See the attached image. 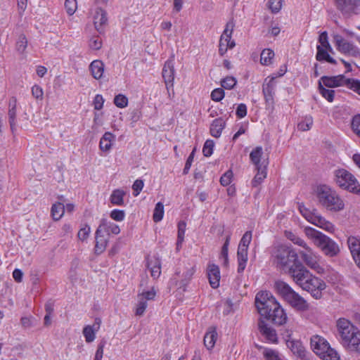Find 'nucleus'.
<instances>
[{"instance_id":"nucleus-1","label":"nucleus","mask_w":360,"mask_h":360,"mask_svg":"<svg viewBox=\"0 0 360 360\" xmlns=\"http://www.w3.org/2000/svg\"><path fill=\"white\" fill-rule=\"evenodd\" d=\"M316 196L319 203L330 212H340L345 208L343 200L330 186L322 184L317 186Z\"/></svg>"},{"instance_id":"nucleus-2","label":"nucleus","mask_w":360,"mask_h":360,"mask_svg":"<svg viewBox=\"0 0 360 360\" xmlns=\"http://www.w3.org/2000/svg\"><path fill=\"white\" fill-rule=\"evenodd\" d=\"M271 258L276 267L285 273L294 265L297 259V252L290 246L278 245L271 250Z\"/></svg>"},{"instance_id":"nucleus-3","label":"nucleus","mask_w":360,"mask_h":360,"mask_svg":"<svg viewBox=\"0 0 360 360\" xmlns=\"http://www.w3.org/2000/svg\"><path fill=\"white\" fill-rule=\"evenodd\" d=\"M276 292L292 308L297 311H305L309 309L307 300L296 292L287 283L283 281H276L274 283Z\"/></svg>"},{"instance_id":"nucleus-4","label":"nucleus","mask_w":360,"mask_h":360,"mask_svg":"<svg viewBox=\"0 0 360 360\" xmlns=\"http://www.w3.org/2000/svg\"><path fill=\"white\" fill-rule=\"evenodd\" d=\"M304 232L326 256L333 257L339 253L338 245L328 236L311 227L305 228Z\"/></svg>"},{"instance_id":"nucleus-5","label":"nucleus","mask_w":360,"mask_h":360,"mask_svg":"<svg viewBox=\"0 0 360 360\" xmlns=\"http://www.w3.org/2000/svg\"><path fill=\"white\" fill-rule=\"evenodd\" d=\"M334 181L341 188L355 194H360V184L356 177L345 169L334 171Z\"/></svg>"},{"instance_id":"nucleus-6","label":"nucleus","mask_w":360,"mask_h":360,"mask_svg":"<svg viewBox=\"0 0 360 360\" xmlns=\"http://www.w3.org/2000/svg\"><path fill=\"white\" fill-rule=\"evenodd\" d=\"M299 210L302 215L311 224L329 233H333L335 231V226L322 217L317 210L313 209L311 210L301 205H299Z\"/></svg>"},{"instance_id":"nucleus-7","label":"nucleus","mask_w":360,"mask_h":360,"mask_svg":"<svg viewBox=\"0 0 360 360\" xmlns=\"http://www.w3.org/2000/svg\"><path fill=\"white\" fill-rule=\"evenodd\" d=\"M278 302L268 291H260L255 296V306L261 316L266 318L277 306Z\"/></svg>"},{"instance_id":"nucleus-8","label":"nucleus","mask_w":360,"mask_h":360,"mask_svg":"<svg viewBox=\"0 0 360 360\" xmlns=\"http://www.w3.org/2000/svg\"><path fill=\"white\" fill-rule=\"evenodd\" d=\"M326 287V283L322 279L311 274L301 288L309 292L314 298L319 300L322 297V291Z\"/></svg>"},{"instance_id":"nucleus-9","label":"nucleus","mask_w":360,"mask_h":360,"mask_svg":"<svg viewBox=\"0 0 360 360\" xmlns=\"http://www.w3.org/2000/svg\"><path fill=\"white\" fill-rule=\"evenodd\" d=\"M337 328L342 345L349 342L350 339L352 340L353 337L360 331L346 319H339L337 321Z\"/></svg>"},{"instance_id":"nucleus-10","label":"nucleus","mask_w":360,"mask_h":360,"mask_svg":"<svg viewBox=\"0 0 360 360\" xmlns=\"http://www.w3.org/2000/svg\"><path fill=\"white\" fill-rule=\"evenodd\" d=\"M337 9L346 17L360 13V0H335Z\"/></svg>"},{"instance_id":"nucleus-11","label":"nucleus","mask_w":360,"mask_h":360,"mask_svg":"<svg viewBox=\"0 0 360 360\" xmlns=\"http://www.w3.org/2000/svg\"><path fill=\"white\" fill-rule=\"evenodd\" d=\"M333 40L337 50L347 56L357 57L360 54V49L353 44L345 40L341 35L335 34Z\"/></svg>"},{"instance_id":"nucleus-12","label":"nucleus","mask_w":360,"mask_h":360,"mask_svg":"<svg viewBox=\"0 0 360 360\" xmlns=\"http://www.w3.org/2000/svg\"><path fill=\"white\" fill-rule=\"evenodd\" d=\"M287 273L300 288L311 274L300 261L295 262Z\"/></svg>"},{"instance_id":"nucleus-13","label":"nucleus","mask_w":360,"mask_h":360,"mask_svg":"<svg viewBox=\"0 0 360 360\" xmlns=\"http://www.w3.org/2000/svg\"><path fill=\"white\" fill-rule=\"evenodd\" d=\"M298 255L308 267L316 271L318 273L322 270L319 264V256L310 247L308 246L305 249L299 250Z\"/></svg>"},{"instance_id":"nucleus-14","label":"nucleus","mask_w":360,"mask_h":360,"mask_svg":"<svg viewBox=\"0 0 360 360\" xmlns=\"http://www.w3.org/2000/svg\"><path fill=\"white\" fill-rule=\"evenodd\" d=\"M174 57L168 59L163 67L162 69V77L165 80V83L166 85V88L167 91L169 92V89L173 88L174 86Z\"/></svg>"},{"instance_id":"nucleus-15","label":"nucleus","mask_w":360,"mask_h":360,"mask_svg":"<svg viewBox=\"0 0 360 360\" xmlns=\"http://www.w3.org/2000/svg\"><path fill=\"white\" fill-rule=\"evenodd\" d=\"M349 82V79H346L342 75L337 76H323L321 77L319 82H321V85L329 88H335L342 86H347Z\"/></svg>"},{"instance_id":"nucleus-16","label":"nucleus","mask_w":360,"mask_h":360,"mask_svg":"<svg viewBox=\"0 0 360 360\" xmlns=\"http://www.w3.org/2000/svg\"><path fill=\"white\" fill-rule=\"evenodd\" d=\"M265 319L276 325L281 326L286 323L288 316L278 302L277 306L270 312L269 316L268 315Z\"/></svg>"},{"instance_id":"nucleus-17","label":"nucleus","mask_w":360,"mask_h":360,"mask_svg":"<svg viewBox=\"0 0 360 360\" xmlns=\"http://www.w3.org/2000/svg\"><path fill=\"white\" fill-rule=\"evenodd\" d=\"M258 329L266 341L271 343L278 342V336L276 330L262 319L258 322Z\"/></svg>"},{"instance_id":"nucleus-18","label":"nucleus","mask_w":360,"mask_h":360,"mask_svg":"<svg viewBox=\"0 0 360 360\" xmlns=\"http://www.w3.org/2000/svg\"><path fill=\"white\" fill-rule=\"evenodd\" d=\"M96 231L98 234L102 233L109 238L110 233L115 235L119 234L120 229L116 224L106 219H102Z\"/></svg>"},{"instance_id":"nucleus-19","label":"nucleus","mask_w":360,"mask_h":360,"mask_svg":"<svg viewBox=\"0 0 360 360\" xmlns=\"http://www.w3.org/2000/svg\"><path fill=\"white\" fill-rule=\"evenodd\" d=\"M275 77H271L270 79L266 78L262 86V92L264 96L266 102L269 105L274 103V96L275 94Z\"/></svg>"},{"instance_id":"nucleus-20","label":"nucleus","mask_w":360,"mask_h":360,"mask_svg":"<svg viewBox=\"0 0 360 360\" xmlns=\"http://www.w3.org/2000/svg\"><path fill=\"white\" fill-rule=\"evenodd\" d=\"M286 346L297 358L302 360L305 359L307 350L300 340L296 339L288 340Z\"/></svg>"},{"instance_id":"nucleus-21","label":"nucleus","mask_w":360,"mask_h":360,"mask_svg":"<svg viewBox=\"0 0 360 360\" xmlns=\"http://www.w3.org/2000/svg\"><path fill=\"white\" fill-rule=\"evenodd\" d=\"M311 347L318 356L323 354V351L328 349L329 344L326 340L319 335H314L310 340Z\"/></svg>"},{"instance_id":"nucleus-22","label":"nucleus","mask_w":360,"mask_h":360,"mask_svg":"<svg viewBox=\"0 0 360 360\" xmlns=\"http://www.w3.org/2000/svg\"><path fill=\"white\" fill-rule=\"evenodd\" d=\"M207 274L209 283L212 288H217L219 286L220 271L217 265L209 264L207 269Z\"/></svg>"},{"instance_id":"nucleus-23","label":"nucleus","mask_w":360,"mask_h":360,"mask_svg":"<svg viewBox=\"0 0 360 360\" xmlns=\"http://www.w3.org/2000/svg\"><path fill=\"white\" fill-rule=\"evenodd\" d=\"M101 320L99 318L95 319L93 326L87 325L83 328V335L86 342H92L96 338V333L99 330Z\"/></svg>"},{"instance_id":"nucleus-24","label":"nucleus","mask_w":360,"mask_h":360,"mask_svg":"<svg viewBox=\"0 0 360 360\" xmlns=\"http://www.w3.org/2000/svg\"><path fill=\"white\" fill-rule=\"evenodd\" d=\"M108 18L106 12L101 8H96L95 14L94 15V24L96 30L99 32H103V26L107 23Z\"/></svg>"},{"instance_id":"nucleus-25","label":"nucleus","mask_w":360,"mask_h":360,"mask_svg":"<svg viewBox=\"0 0 360 360\" xmlns=\"http://www.w3.org/2000/svg\"><path fill=\"white\" fill-rule=\"evenodd\" d=\"M234 26L235 24L233 20L229 21L219 40V42L225 43L226 46H229V49H233L236 46L235 41L231 40Z\"/></svg>"},{"instance_id":"nucleus-26","label":"nucleus","mask_w":360,"mask_h":360,"mask_svg":"<svg viewBox=\"0 0 360 360\" xmlns=\"http://www.w3.org/2000/svg\"><path fill=\"white\" fill-rule=\"evenodd\" d=\"M16 106H17V100L15 98L13 97L9 100L8 103V122L10 124V127L11 131L13 132L16 129L17 126V118H16Z\"/></svg>"},{"instance_id":"nucleus-27","label":"nucleus","mask_w":360,"mask_h":360,"mask_svg":"<svg viewBox=\"0 0 360 360\" xmlns=\"http://www.w3.org/2000/svg\"><path fill=\"white\" fill-rule=\"evenodd\" d=\"M147 267L150 271L151 276L156 279L161 274V261L159 258L153 257L147 260Z\"/></svg>"},{"instance_id":"nucleus-28","label":"nucleus","mask_w":360,"mask_h":360,"mask_svg":"<svg viewBox=\"0 0 360 360\" xmlns=\"http://www.w3.org/2000/svg\"><path fill=\"white\" fill-rule=\"evenodd\" d=\"M95 236L96 244L94 252L96 255H101L105 250L109 238L102 233L98 234L97 231H96Z\"/></svg>"},{"instance_id":"nucleus-29","label":"nucleus","mask_w":360,"mask_h":360,"mask_svg":"<svg viewBox=\"0 0 360 360\" xmlns=\"http://www.w3.org/2000/svg\"><path fill=\"white\" fill-rule=\"evenodd\" d=\"M347 244L353 259L360 257V237L349 236Z\"/></svg>"},{"instance_id":"nucleus-30","label":"nucleus","mask_w":360,"mask_h":360,"mask_svg":"<svg viewBox=\"0 0 360 360\" xmlns=\"http://www.w3.org/2000/svg\"><path fill=\"white\" fill-rule=\"evenodd\" d=\"M262 155L263 149L261 146H257L251 151L250 158L252 164L255 165V167H267V162H265V161H263L261 162V158Z\"/></svg>"},{"instance_id":"nucleus-31","label":"nucleus","mask_w":360,"mask_h":360,"mask_svg":"<svg viewBox=\"0 0 360 360\" xmlns=\"http://www.w3.org/2000/svg\"><path fill=\"white\" fill-rule=\"evenodd\" d=\"M104 67L103 63L100 60H95L91 63L89 70L94 79H101L104 72Z\"/></svg>"},{"instance_id":"nucleus-32","label":"nucleus","mask_w":360,"mask_h":360,"mask_svg":"<svg viewBox=\"0 0 360 360\" xmlns=\"http://www.w3.org/2000/svg\"><path fill=\"white\" fill-rule=\"evenodd\" d=\"M225 126L226 122L221 117L215 119L210 125V131L211 135L215 138H219Z\"/></svg>"},{"instance_id":"nucleus-33","label":"nucleus","mask_w":360,"mask_h":360,"mask_svg":"<svg viewBox=\"0 0 360 360\" xmlns=\"http://www.w3.org/2000/svg\"><path fill=\"white\" fill-rule=\"evenodd\" d=\"M316 49V59L318 61H326L334 65L337 63V61L329 55L328 51H330L329 49H326L321 46H317Z\"/></svg>"},{"instance_id":"nucleus-34","label":"nucleus","mask_w":360,"mask_h":360,"mask_svg":"<svg viewBox=\"0 0 360 360\" xmlns=\"http://www.w3.org/2000/svg\"><path fill=\"white\" fill-rule=\"evenodd\" d=\"M217 339V333L215 328H210L204 336V345L207 349H212Z\"/></svg>"},{"instance_id":"nucleus-35","label":"nucleus","mask_w":360,"mask_h":360,"mask_svg":"<svg viewBox=\"0 0 360 360\" xmlns=\"http://www.w3.org/2000/svg\"><path fill=\"white\" fill-rule=\"evenodd\" d=\"M115 139V136L111 132H105L101 137L99 143L100 149L102 151H109L111 148L112 143Z\"/></svg>"},{"instance_id":"nucleus-36","label":"nucleus","mask_w":360,"mask_h":360,"mask_svg":"<svg viewBox=\"0 0 360 360\" xmlns=\"http://www.w3.org/2000/svg\"><path fill=\"white\" fill-rule=\"evenodd\" d=\"M195 272V266H192L190 267L186 268V271H184L182 274V278L179 282V283H176V285H179V288H183V290L184 291L186 289V287L189 283L191 280L192 279V277Z\"/></svg>"},{"instance_id":"nucleus-37","label":"nucleus","mask_w":360,"mask_h":360,"mask_svg":"<svg viewBox=\"0 0 360 360\" xmlns=\"http://www.w3.org/2000/svg\"><path fill=\"white\" fill-rule=\"evenodd\" d=\"M237 257L238 263V272L240 274L243 272L248 262V250L238 248Z\"/></svg>"},{"instance_id":"nucleus-38","label":"nucleus","mask_w":360,"mask_h":360,"mask_svg":"<svg viewBox=\"0 0 360 360\" xmlns=\"http://www.w3.org/2000/svg\"><path fill=\"white\" fill-rule=\"evenodd\" d=\"M125 192L122 189H115L112 192L110 197V202L117 206H122L124 205V196Z\"/></svg>"},{"instance_id":"nucleus-39","label":"nucleus","mask_w":360,"mask_h":360,"mask_svg":"<svg viewBox=\"0 0 360 360\" xmlns=\"http://www.w3.org/2000/svg\"><path fill=\"white\" fill-rule=\"evenodd\" d=\"M256 169L257 172L252 181V185L254 187L258 186L266 177V167H256Z\"/></svg>"},{"instance_id":"nucleus-40","label":"nucleus","mask_w":360,"mask_h":360,"mask_svg":"<svg viewBox=\"0 0 360 360\" xmlns=\"http://www.w3.org/2000/svg\"><path fill=\"white\" fill-rule=\"evenodd\" d=\"M65 212V206L61 202H57L52 205L51 213L53 220H59Z\"/></svg>"},{"instance_id":"nucleus-41","label":"nucleus","mask_w":360,"mask_h":360,"mask_svg":"<svg viewBox=\"0 0 360 360\" xmlns=\"http://www.w3.org/2000/svg\"><path fill=\"white\" fill-rule=\"evenodd\" d=\"M343 346L346 347L349 350L360 353V331L353 337L352 340L350 339L349 342L344 344Z\"/></svg>"},{"instance_id":"nucleus-42","label":"nucleus","mask_w":360,"mask_h":360,"mask_svg":"<svg viewBox=\"0 0 360 360\" xmlns=\"http://www.w3.org/2000/svg\"><path fill=\"white\" fill-rule=\"evenodd\" d=\"M274 56V52L269 49H264L260 55V63L264 65H269L271 63Z\"/></svg>"},{"instance_id":"nucleus-43","label":"nucleus","mask_w":360,"mask_h":360,"mask_svg":"<svg viewBox=\"0 0 360 360\" xmlns=\"http://www.w3.org/2000/svg\"><path fill=\"white\" fill-rule=\"evenodd\" d=\"M186 224L184 221H181L178 224V234L176 241V249L179 250L182 245L184 239Z\"/></svg>"},{"instance_id":"nucleus-44","label":"nucleus","mask_w":360,"mask_h":360,"mask_svg":"<svg viewBox=\"0 0 360 360\" xmlns=\"http://www.w3.org/2000/svg\"><path fill=\"white\" fill-rule=\"evenodd\" d=\"M164 216V205L161 202H158L153 210V219L155 222L160 221Z\"/></svg>"},{"instance_id":"nucleus-45","label":"nucleus","mask_w":360,"mask_h":360,"mask_svg":"<svg viewBox=\"0 0 360 360\" xmlns=\"http://www.w3.org/2000/svg\"><path fill=\"white\" fill-rule=\"evenodd\" d=\"M319 90L321 95L325 98L328 101L333 102L335 96V91L326 89L321 82H319Z\"/></svg>"},{"instance_id":"nucleus-46","label":"nucleus","mask_w":360,"mask_h":360,"mask_svg":"<svg viewBox=\"0 0 360 360\" xmlns=\"http://www.w3.org/2000/svg\"><path fill=\"white\" fill-rule=\"evenodd\" d=\"M319 356L322 360H340V357L336 351L330 346L328 349L323 351V354H321Z\"/></svg>"},{"instance_id":"nucleus-47","label":"nucleus","mask_w":360,"mask_h":360,"mask_svg":"<svg viewBox=\"0 0 360 360\" xmlns=\"http://www.w3.org/2000/svg\"><path fill=\"white\" fill-rule=\"evenodd\" d=\"M263 355L266 360H281L279 352L270 348H264Z\"/></svg>"},{"instance_id":"nucleus-48","label":"nucleus","mask_w":360,"mask_h":360,"mask_svg":"<svg viewBox=\"0 0 360 360\" xmlns=\"http://www.w3.org/2000/svg\"><path fill=\"white\" fill-rule=\"evenodd\" d=\"M313 122V118L311 116H306L302 121L299 122L297 129L302 131H308L312 127Z\"/></svg>"},{"instance_id":"nucleus-49","label":"nucleus","mask_w":360,"mask_h":360,"mask_svg":"<svg viewBox=\"0 0 360 360\" xmlns=\"http://www.w3.org/2000/svg\"><path fill=\"white\" fill-rule=\"evenodd\" d=\"M252 236L251 231H246L240 239L238 248L248 250L249 245L252 240Z\"/></svg>"},{"instance_id":"nucleus-50","label":"nucleus","mask_w":360,"mask_h":360,"mask_svg":"<svg viewBox=\"0 0 360 360\" xmlns=\"http://www.w3.org/2000/svg\"><path fill=\"white\" fill-rule=\"evenodd\" d=\"M114 104L119 108H124L128 105V98L124 95L120 94L115 96Z\"/></svg>"},{"instance_id":"nucleus-51","label":"nucleus","mask_w":360,"mask_h":360,"mask_svg":"<svg viewBox=\"0 0 360 360\" xmlns=\"http://www.w3.org/2000/svg\"><path fill=\"white\" fill-rule=\"evenodd\" d=\"M65 8L69 15H72L77 8V0H65Z\"/></svg>"},{"instance_id":"nucleus-52","label":"nucleus","mask_w":360,"mask_h":360,"mask_svg":"<svg viewBox=\"0 0 360 360\" xmlns=\"http://www.w3.org/2000/svg\"><path fill=\"white\" fill-rule=\"evenodd\" d=\"M237 81L233 77H226L221 81V85L226 89H232L236 84Z\"/></svg>"},{"instance_id":"nucleus-53","label":"nucleus","mask_w":360,"mask_h":360,"mask_svg":"<svg viewBox=\"0 0 360 360\" xmlns=\"http://www.w3.org/2000/svg\"><path fill=\"white\" fill-rule=\"evenodd\" d=\"M351 127L353 132L360 138V115L353 117Z\"/></svg>"},{"instance_id":"nucleus-54","label":"nucleus","mask_w":360,"mask_h":360,"mask_svg":"<svg viewBox=\"0 0 360 360\" xmlns=\"http://www.w3.org/2000/svg\"><path fill=\"white\" fill-rule=\"evenodd\" d=\"M319 42L320 43L319 46H321L326 49L332 51V47L328 42V33L326 31H324L320 34L319 37Z\"/></svg>"},{"instance_id":"nucleus-55","label":"nucleus","mask_w":360,"mask_h":360,"mask_svg":"<svg viewBox=\"0 0 360 360\" xmlns=\"http://www.w3.org/2000/svg\"><path fill=\"white\" fill-rule=\"evenodd\" d=\"M91 232V228L89 225L85 224L84 227L81 228L77 233V237L81 241L86 240Z\"/></svg>"},{"instance_id":"nucleus-56","label":"nucleus","mask_w":360,"mask_h":360,"mask_svg":"<svg viewBox=\"0 0 360 360\" xmlns=\"http://www.w3.org/2000/svg\"><path fill=\"white\" fill-rule=\"evenodd\" d=\"M233 179V172L231 170L226 171L220 178V184L223 186H229Z\"/></svg>"},{"instance_id":"nucleus-57","label":"nucleus","mask_w":360,"mask_h":360,"mask_svg":"<svg viewBox=\"0 0 360 360\" xmlns=\"http://www.w3.org/2000/svg\"><path fill=\"white\" fill-rule=\"evenodd\" d=\"M224 95L225 94L223 89L217 88L212 91L210 96L212 101L219 102L224 98Z\"/></svg>"},{"instance_id":"nucleus-58","label":"nucleus","mask_w":360,"mask_h":360,"mask_svg":"<svg viewBox=\"0 0 360 360\" xmlns=\"http://www.w3.org/2000/svg\"><path fill=\"white\" fill-rule=\"evenodd\" d=\"M214 141L212 140H207L203 146L202 153L205 157H210L213 153Z\"/></svg>"},{"instance_id":"nucleus-59","label":"nucleus","mask_w":360,"mask_h":360,"mask_svg":"<svg viewBox=\"0 0 360 360\" xmlns=\"http://www.w3.org/2000/svg\"><path fill=\"white\" fill-rule=\"evenodd\" d=\"M269 8L273 13H278L282 7V0H269Z\"/></svg>"},{"instance_id":"nucleus-60","label":"nucleus","mask_w":360,"mask_h":360,"mask_svg":"<svg viewBox=\"0 0 360 360\" xmlns=\"http://www.w3.org/2000/svg\"><path fill=\"white\" fill-rule=\"evenodd\" d=\"M27 46V40L24 35H20L16 42V49L20 53H23Z\"/></svg>"},{"instance_id":"nucleus-61","label":"nucleus","mask_w":360,"mask_h":360,"mask_svg":"<svg viewBox=\"0 0 360 360\" xmlns=\"http://www.w3.org/2000/svg\"><path fill=\"white\" fill-rule=\"evenodd\" d=\"M110 217L115 221H122L124 219L125 212L124 210L115 209L111 211Z\"/></svg>"},{"instance_id":"nucleus-62","label":"nucleus","mask_w":360,"mask_h":360,"mask_svg":"<svg viewBox=\"0 0 360 360\" xmlns=\"http://www.w3.org/2000/svg\"><path fill=\"white\" fill-rule=\"evenodd\" d=\"M147 306L148 304L146 300H143V299H139V302L136 305L135 314L139 316H142L144 314Z\"/></svg>"},{"instance_id":"nucleus-63","label":"nucleus","mask_w":360,"mask_h":360,"mask_svg":"<svg viewBox=\"0 0 360 360\" xmlns=\"http://www.w3.org/2000/svg\"><path fill=\"white\" fill-rule=\"evenodd\" d=\"M104 103V98L102 95L96 94L94 97L93 105L94 109L96 110H100L103 108Z\"/></svg>"},{"instance_id":"nucleus-64","label":"nucleus","mask_w":360,"mask_h":360,"mask_svg":"<svg viewBox=\"0 0 360 360\" xmlns=\"http://www.w3.org/2000/svg\"><path fill=\"white\" fill-rule=\"evenodd\" d=\"M348 86L360 95V81L357 79H349Z\"/></svg>"}]
</instances>
